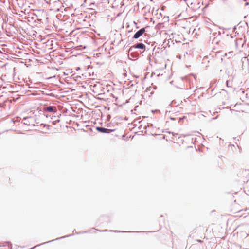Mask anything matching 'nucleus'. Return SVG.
Returning <instances> with one entry per match:
<instances>
[{
  "mask_svg": "<svg viewBox=\"0 0 249 249\" xmlns=\"http://www.w3.org/2000/svg\"><path fill=\"white\" fill-rule=\"evenodd\" d=\"M145 30L144 28H142L138 31H137L134 35L133 38L137 39L139 38L145 32Z\"/></svg>",
  "mask_w": 249,
  "mask_h": 249,
  "instance_id": "obj_1",
  "label": "nucleus"
},
{
  "mask_svg": "<svg viewBox=\"0 0 249 249\" xmlns=\"http://www.w3.org/2000/svg\"><path fill=\"white\" fill-rule=\"evenodd\" d=\"M44 110L46 111L51 112H56L57 110H56V108L55 107L50 106V107H46L44 108Z\"/></svg>",
  "mask_w": 249,
  "mask_h": 249,
  "instance_id": "obj_2",
  "label": "nucleus"
},
{
  "mask_svg": "<svg viewBox=\"0 0 249 249\" xmlns=\"http://www.w3.org/2000/svg\"><path fill=\"white\" fill-rule=\"evenodd\" d=\"M145 47V45L143 43H139L137 44L135 46V47L136 48H139V49H144Z\"/></svg>",
  "mask_w": 249,
  "mask_h": 249,
  "instance_id": "obj_3",
  "label": "nucleus"
},
{
  "mask_svg": "<svg viewBox=\"0 0 249 249\" xmlns=\"http://www.w3.org/2000/svg\"><path fill=\"white\" fill-rule=\"evenodd\" d=\"M98 129L100 130L101 132L103 133H106L107 132V131L108 130L107 129L104 128H98Z\"/></svg>",
  "mask_w": 249,
  "mask_h": 249,
  "instance_id": "obj_4",
  "label": "nucleus"
},
{
  "mask_svg": "<svg viewBox=\"0 0 249 249\" xmlns=\"http://www.w3.org/2000/svg\"><path fill=\"white\" fill-rule=\"evenodd\" d=\"M242 106V107H243V106H242L241 105H237V104H236V105H235V107L237 108L238 107V106Z\"/></svg>",
  "mask_w": 249,
  "mask_h": 249,
  "instance_id": "obj_5",
  "label": "nucleus"
},
{
  "mask_svg": "<svg viewBox=\"0 0 249 249\" xmlns=\"http://www.w3.org/2000/svg\"><path fill=\"white\" fill-rule=\"evenodd\" d=\"M178 140H180V141H183V140H182V138L181 137H179Z\"/></svg>",
  "mask_w": 249,
  "mask_h": 249,
  "instance_id": "obj_6",
  "label": "nucleus"
},
{
  "mask_svg": "<svg viewBox=\"0 0 249 249\" xmlns=\"http://www.w3.org/2000/svg\"><path fill=\"white\" fill-rule=\"evenodd\" d=\"M241 110L242 111V112H244V109H241Z\"/></svg>",
  "mask_w": 249,
  "mask_h": 249,
  "instance_id": "obj_7",
  "label": "nucleus"
}]
</instances>
